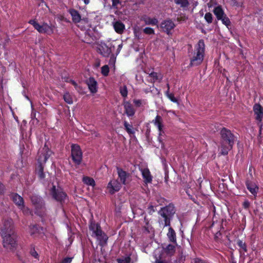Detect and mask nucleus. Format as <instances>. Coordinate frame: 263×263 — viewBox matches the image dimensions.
Returning a JSON list of instances; mask_svg holds the SVG:
<instances>
[{
	"instance_id": "35",
	"label": "nucleus",
	"mask_w": 263,
	"mask_h": 263,
	"mask_svg": "<svg viewBox=\"0 0 263 263\" xmlns=\"http://www.w3.org/2000/svg\"><path fill=\"white\" fill-rule=\"evenodd\" d=\"M120 92L123 97H126L127 95V89L126 86L125 85L121 86L120 88Z\"/></svg>"
},
{
	"instance_id": "46",
	"label": "nucleus",
	"mask_w": 263,
	"mask_h": 263,
	"mask_svg": "<svg viewBox=\"0 0 263 263\" xmlns=\"http://www.w3.org/2000/svg\"><path fill=\"white\" fill-rule=\"evenodd\" d=\"M134 103L137 107H140L142 104V101L140 100H134Z\"/></svg>"
},
{
	"instance_id": "25",
	"label": "nucleus",
	"mask_w": 263,
	"mask_h": 263,
	"mask_svg": "<svg viewBox=\"0 0 263 263\" xmlns=\"http://www.w3.org/2000/svg\"><path fill=\"white\" fill-rule=\"evenodd\" d=\"M214 13L218 20L222 18L226 14L220 7H216L214 10Z\"/></svg>"
},
{
	"instance_id": "39",
	"label": "nucleus",
	"mask_w": 263,
	"mask_h": 263,
	"mask_svg": "<svg viewBox=\"0 0 263 263\" xmlns=\"http://www.w3.org/2000/svg\"><path fill=\"white\" fill-rule=\"evenodd\" d=\"M101 72L104 76H107L109 72V68L107 65H104L101 68Z\"/></svg>"
},
{
	"instance_id": "33",
	"label": "nucleus",
	"mask_w": 263,
	"mask_h": 263,
	"mask_svg": "<svg viewBox=\"0 0 263 263\" xmlns=\"http://www.w3.org/2000/svg\"><path fill=\"white\" fill-rule=\"evenodd\" d=\"M63 99L65 102L68 104H71L73 103V100L69 92H66L63 95Z\"/></svg>"
},
{
	"instance_id": "14",
	"label": "nucleus",
	"mask_w": 263,
	"mask_h": 263,
	"mask_svg": "<svg viewBox=\"0 0 263 263\" xmlns=\"http://www.w3.org/2000/svg\"><path fill=\"white\" fill-rule=\"evenodd\" d=\"M145 72L148 75V81L151 83H154L157 81L160 82L163 79V75L161 73L150 71V70L148 71H145Z\"/></svg>"
},
{
	"instance_id": "17",
	"label": "nucleus",
	"mask_w": 263,
	"mask_h": 263,
	"mask_svg": "<svg viewBox=\"0 0 263 263\" xmlns=\"http://www.w3.org/2000/svg\"><path fill=\"white\" fill-rule=\"evenodd\" d=\"M87 84L90 91L91 93H95L97 92V82L93 78H89V79L87 81Z\"/></svg>"
},
{
	"instance_id": "27",
	"label": "nucleus",
	"mask_w": 263,
	"mask_h": 263,
	"mask_svg": "<svg viewBox=\"0 0 263 263\" xmlns=\"http://www.w3.org/2000/svg\"><path fill=\"white\" fill-rule=\"evenodd\" d=\"M44 167L43 164H38V165L36 168V173L38 175L39 177L41 179H44L45 177V174L43 172Z\"/></svg>"
},
{
	"instance_id": "36",
	"label": "nucleus",
	"mask_w": 263,
	"mask_h": 263,
	"mask_svg": "<svg viewBox=\"0 0 263 263\" xmlns=\"http://www.w3.org/2000/svg\"><path fill=\"white\" fill-rule=\"evenodd\" d=\"M221 20L222 23L227 27L230 25L231 22L229 18L225 15L222 18L220 19Z\"/></svg>"
},
{
	"instance_id": "21",
	"label": "nucleus",
	"mask_w": 263,
	"mask_h": 263,
	"mask_svg": "<svg viewBox=\"0 0 263 263\" xmlns=\"http://www.w3.org/2000/svg\"><path fill=\"white\" fill-rule=\"evenodd\" d=\"M68 12L71 16L73 23H78L81 21V16L78 11L71 9L69 10Z\"/></svg>"
},
{
	"instance_id": "15",
	"label": "nucleus",
	"mask_w": 263,
	"mask_h": 263,
	"mask_svg": "<svg viewBox=\"0 0 263 263\" xmlns=\"http://www.w3.org/2000/svg\"><path fill=\"white\" fill-rule=\"evenodd\" d=\"M121 182L116 180H111L107 185L109 192L111 194H114L115 192L119 191L121 187Z\"/></svg>"
},
{
	"instance_id": "13",
	"label": "nucleus",
	"mask_w": 263,
	"mask_h": 263,
	"mask_svg": "<svg viewBox=\"0 0 263 263\" xmlns=\"http://www.w3.org/2000/svg\"><path fill=\"white\" fill-rule=\"evenodd\" d=\"M255 119L259 124L263 119V107L258 103H255L253 107Z\"/></svg>"
},
{
	"instance_id": "19",
	"label": "nucleus",
	"mask_w": 263,
	"mask_h": 263,
	"mask_svg": "<svg viewBox=\"0 0 263 263\" xmlns=\"http://www.w3.org/2000/svg\"><path fill=\"white\" fill-rule=\"evenodd\" d=\"M145 183H149L152 181L153 177L151 174L149 170L147 168H142L140 170Z\"/></svg>"
},
{
	"instance_id": "41",
	"label": "nucleus",
	"mask_w": 263,
	"mask_h": 263,
	"mask_svg": "<svg viewBox=\"0 0 263 263\" xmlns=\"http://www.w3.org/2000/svg\"><path fill=\"white\" fill-rule=\"evenodd\" d=\"M143 32L147 34H154V30L150 27H146L143 29Z\"/></svg>"
},
{
	"instance_id": "4",
	"label": "nucleus",
	"mask_w": 263,
	"mask_h": 263,
	"mask_svg": "<svg viewBox=\"0 0 263 263\" xmlns=\"http://www.w3.org/2000/svg\"><path fill=\"white\" fill-rule=\"evenodd\" d=\"M3 239V246L7 250L13 251L17 246L16 242V235L14 233L2 234Z\"/></svg>"
},
{
	"instance_id": "3",
	"label": "nucleus",
	"mask_w": 263,
	"mask_h": 263,
	"mask_svg": "<svg viewBox=\"0 0 263 263\" xmlns=\"http://www.w3.org/2000/svg\"><path fill=\"white\" fill-rule=\"evenodd\" d=\"M89 229L92 232V236L96 237L99 241L100 245L103 246L106 243L108 237L101 230L99 224L91 222L89 226Z\"/></svg>"
},
{
	"instance_id": "1",
	"label": "nucleus",
	"mask_w": 263,
	"mask_h": 263,
	"mask_svg": "<svg viewBox=\"0 0 263 263\" xmlns=\"http://www.w3.org/2000/svg\"><path fill=\"white\" fill-rule=\"evenodd\" d=\"M221 141L220 150L222 155H227L232 148L234 142V137L231 131L222 128L220 131Z\"/></svg>"
},
{
	"instance_id": "5",
	"label": "nucleus",
	"mask_w": 263,
	"mask_h": 263,
	"mask_svg": "<svg viewBox=\"0 0 263 263\" xmlns=\"http://www.w3.org/2000/svg\"><path fill=\"white\" fill-rule=\"evenodd\" d=\"M175 213L174 206L169 205L161 209L159 212L160 215L164 218V227L170 226V217Z\"/></svg>"
},
{
	"instance_id": "2",
	"label": "nucleus",
	"mask_w": 263,
	"mask_h": 263,
	"mask_svg": "<svg viewBox=\"0 0 263 263\" xmlns=\"http://www.w3.org/2000/svg\"><path fill=\"white\" fill-rule=\"evenodd\" d=\"M204 43L203 40H199L198 44L195 47V50L191 60V65L192 66L198 65L203 61L204 54Z\"/></svg>"
},
{
	"instance_id": "45",
	"label": "nucleus",
	"mask_w": 263,
	"mask_h": 263,
	"mask_svg": "<svg viewBox=\"0 0 263 263\" xmlns=\"http://www.w3.org/2000/svg\"><path fill=\"white\" fill-rule=\"evenodd\" d=\"M118 262L119 263H129V260L128 258L125 259H118Z\"/></svg>"
},
{
	"instance_id": "43",
	"label": "nucleus",
	"mask_w": 263,
	"mask_h": 263,
	"mask_svg": "<svg viewBox=\"0 0 263 263\" xmlns=\"http://www.w3.org/2000/svg\"><path fill=\"white\" fill-rule=\"evenodd\" d=\"M171 101L174 102V103H177V99L174 97V94L171 93V95H169L167 97Z\"/></svg>"
},
{
	"instance_id": "57",
	"label": "nucleus",
	"mask_w": 263,
	"mask_h": 263,
	"mask_svg": "<svg viewBox=\"0 0 263 263\" xmlns=\"http://www.w3.org/2000/svg\"><path fill=\"white\" fill-rule=\"evenodd\" d=\"M85 3V4L87 5L89 3L90 0H83Z\"/></svg>"
},
{
	"instance_id": "18",
	"label": "nucleus",
	"mask_w": 263,
	"mask_h": 263,
	"mask_svg": "<svg viewBox=\"0 0 263 263\" xmlns=\"http://www.w3.org/2000/svg\"><path fill=\"white\" fill-rule=\"evenodd\" d=\"M123 106L125 112L128 117L133 116L134 115L135 110L131 103L128 101H124Z\"/></svg>"
},
{
	"instance_id": "11",
	"label": "nucleus",
	"mask_w": 263,
	"mask_h": 263,
	"mask_svg": "<svg viewBox=\"0 0 263 263\" xmlns=\"http://www.w3.org/2000/svg\"><path fill=\"white\" fill-rule=\"evenodd\" d=\"M0 229L1 230V235L13 233L12 220L11 219L4 220L2 224L0 226Z\"/></svg>"
},
{
	"instance_id": "32",
	"label": "nucleus",
	"mask_w": 263,
	"mask_h": 263,
	"mask_svg": "<svg viewBox=\"0 0 263 263\" xmlns=\"http://www.w3.org/2000/svg\"><path fill=\"white\" fill-rule=\"evenodd\" d=\"M165 252L169 255L172 256L175 251V247L172 245H168L165 248Z\"/></svg>"
},
{
	"instance_id": "56",
	"label": "nucleus",
	"mask_w": 263,
	"mask_h": 263,
	"mask_svg": "<svg viewBox=\"0 0 263 263\" xmlns=\"http://www.w3.org/2000/svg\"><path fill=\"white\" fill-rule=\"evenodd\" d=\"M238 245L239 246L241 247L242 248H243V246H245L244 244H243L242 243V241H240L239 242H238Z\"/></svg>"
},
{
	"instance_id": "61",
	"label": "nucleus",
	"mask_w": 263,
	"mask_h": 263,
	"mask_svg": "<svg viewBox=\"0 0 263 263\" xmlns=\"http://www.w3.org/2000/svg\"><path fill=\"white\" fill-rule=\"evenodd\" d=\"M94 134L95 135L96 137L98 136V134L97 133H94Z\"/></svg>"
},
{
	"instance_id": "53",
	"label": "nucleus",
	"mask_w": 263,
	"mask_h": 263,
	"mask_svg": "<svg viewBox=\"0 0 263 263\" xmlns=\"http://www.w3.org/2000/svg\"><path fill=\"white\" fill-rule=\"evenodd\" d=\"M69 82H70L74 87L75 88L77 89V87H78V85L76 83V82H74L73 80H70Z\"/></svg>"
},
{
	"instance_id": "55",
	"label": "nucleus",
	"mask_w": 263,
	"mask_h": 263,
	"mask_svg": "<svg viewBox=\"0 0 263 263\" xmlns=\"http://www.w3.org/2000/svg\"><path fill=\"white\" fill-rule=\"evenodd\" d=\"M4 190V186L2 184V183L0 182V193H2L3 192Z\"/></svg>"
},
{
	"instance_id": "54",
	"label": "nucleus",
	"mask_w": 263,
	"mask_h": 263,
	"mask_svg": "<svg viewBox=\"0 0 263 263\" xmlns=\"http://www.w3.org/2000/svg\"><path fill=\"white\" fill-rule=\"evenodd\" d=\"M122 44H120L118 45V48L117 49V53H119V52H120L121 49L122 48Z\"/></svg>"
},
{
	"instance_id": "7",
	"label": "nucleus",
	"mask_w": 263,
	"mask_h": 263,
	"mask_svg": "<svg viewBox=\"0 0 263 263\" xmlns=\"http://www.w3.org/2000/svg\"><path fill=\"white\" fill-rule=\"evenodd\" d=\"M52 153V152L49 149V147L46 144H45L44 146L39 152L37 158L38 164H43L45 163L51 155Z\"/></svg>"
},
{
	"instance_id": "49",
	"label": "nucleus",
	"mask_w": 263,
	"mask_h": 263,
	"mask_svg": "<svg viewBox=\"0 0 263 263\" xmlns=\"http://www.w3.org/2000/svg\"><path fill=\"white\" fill-rule=\"evenodd\" d=\"M250 206V202L248 200H246L243 203V206L245 209L249 208Z\"/></svg>"
},
{
	"instance_id": "52",
	"label": "nucleus",
	"mask_w": 263,
	"mask_h": 263,
	"mask_svg": "<svg viewBox=\"0 0 263 263\" xmlns=\"http://www.w3.org/2000/svg\"><path fill=\"white\" fill-rule=\"evenodd\" d=\"M148 209L149 210V213H153V212H154L155 211L154 209V206H152V205L149 206L148 207Z\"/></svg>"
},
{
	"instance_id": "59",
	"label": "nucleus",
	"mask_w": 263,
	"mask_h": 263,
	"mask_svg": "<svg viewBox=\"0 0 263 263\" xmlns=\"http://www.w3.org/2000/svg\"><path fill=\"white\" fill-rule=\"evenodd\" d=\"M157 263H167V262L165 261L158 260L157 261Z\"/></svg>"
},
{
	"instance_id": "29",
	"label": "nucleus",
	"mask_w": 263,
	"mask_h": 263,
	"mask_svg": "<svg viewBox=\"0 0 263 263\" xmlns=\"http://www.w3.org/2000/svg\"><path fill=\"white\" fill-rule=\"evenodd\" d=\"M83 182L88 185H90L91 186H95V180L93 178L89 177H84L83 178Z\"/></svg>"
},
{
	"instance_id": "31",
	"label": "nucleus",
	"mask_w": 263,
	"mask_h": 263,
	"mask_svg": "<svg viewBox=\"0 0 263 263\" xmlns=\"http://www.w3.org/2000/svg\"><path fill=\"white\" fill-rule=\"evenodd\" d=\"M31 200L32 203L34 204L36 208L41 206V208H42V204H40V202H41V199L40 198L34 196L31 197Z\"/></svg>"
},
{
	"instance_id": "6",
	"label": "nucleus",
	"mask_w": 263,
	"mask_h": 263,
	"mask_svg": "<svg viewBox=\"0 0 263 263\" xmlns=\"http://www.w3.org/2000/svg\"><path fill=\"white\" fill-rule=\"evenodd\" d=\"M29 23L32 25L34 28L40 33H47L48 34H51L53 33V26H50L47 23L40 25L34 20H30Z\"/></svg>"
},
{
	"instance_id": "58",
	"label": "nucleus",
	"mask_w": 263,
	"mask_h": 263,
	"mask_svg": "<svg viewBox=\"0 0 263 263\" xmlns=\"http://www.w3.org/2000/svg\"><path fill=\"white\" fill-rule=\"evenodd\" d=\"M165 94H166V96H167V97H168V96H169V95H171V93H170L169 90L167 89V90L165 92Z\"/></svg>"
},
{
	"instance_id": "30",
	"label": "nucleus",
	"mask_w": 263,
	"mask_h": 263,
	"mask_svg": "<svg viewBox=\"0 0 263 263\" xmlns=\"http://www.w3.org/2000/svg\"><path fill=\"white\" fill-rule=\"evenodd\" d=\"M39 232V230L37 226L36 225H30L29 228V233L32 235H35Z\"/></svg>"
},
{
	"instance_id": "24",
	"label": "nucleus",
	"mask_w": 263,
	"mask_h": 263,
	"mask_svg": "<svg viewBox=\"0 0 263 263\" xmlns=\"http://www.w3.org/2000/svg\"><path fill=\"white\" fill-rule=\"evenodd\" d=\"M247 189L254 195H256L258 192V188L255 184L247 181L246 183Z\"/></svg>"
},
{
	"instance_id": "44",
	"label": "nucleus",
	"mask_w": 263,
	"mask_h": 263,
	"mask_svg": "<svg viewBox=\"0 0 263 263\" xmlns=\"http://www.w3.org/2000/svg\"><path fill=\"white\" fill-rule=\"evenodd\" d=\"M72 258L71 257H66L63 259L61 263H70L72 261Z\"/></svg>"
},
{
	"instance_id": "42",
	"label": "nucleus",
	"mask_w": 263,
	"mask_h": 263,
	"mask_svg": "<svg viewBox=\"0 0 263 263\" xmlns=\"http://www.w3.org/2000/svg\"><path fill=\"white\" fill-rule=\"evenodd\" d=\"M30 253L31 255L34 258L39 259V255L37 252L35 250L34 248L31 249Z\"/></svg>"
},
{
	"instance_id": "8",
	"label": "nucleus",
	"mask_w": 263,
	"mask_h": 263,
	"mask_svg": "<svg viewBox=\"0 0 263 263\" xmlns=\"http://www.w3.org/2000/svg\"><path fill=\"white\" fill-rule=\"evenodd\" d=\"M71 157L76 164H80L82 159V152L78 145L73 144L71 146Z\"/></svg>"
},
{
	"instance_id": "16",
	"label": "nucleus",
	"mask_w": 263,
	"mask_h": 263,
	"mask_svg": "<svg viewBox=\"0 0 263 263\" xmlns=\"http://www.w3.org/2000/svg\"><path fill=\"white\" fill-rule=\"evenodd\" d=\"M98 48L100 53L104 57H108L111 53V49L105 43L101 42Z\"/></svg>"
},
{
	"instance_id": "12",
	"label": "nucleus",
	"mask_w": 263,
	"mask_h": 263,
	"mask_svg": "<svg viewBox=\"0 0 263 263\" xmlns=\"http://www.w3.org/2000/svg\"><path fill=\"white\" fill-rule=\"evenodd\" d=\"M175 27V23L170 19L164 20L160 24V28L167 34L170 33L171 31Z\"/></svg>"
},
{
	"instance_id": "28",
	"label": "nucleus",
	"mask_w": 263,
	"mask_h": 263,
	"mask_svg": "<svg viewBox=\"0 0 263 263\" xmlns=\"http://www.w3.org/2000/svg\"><path fill=\"white\" fill-rule=\"evenodd\" d=\"M144 21L146 25H157L158 23V21L157 18L149 17H145Z\"/></svg>"
},
{
	"instance_id": "62",
	"label": "nucleus",
	"mask_w": 263,
	"mask_h": 263,
	"mask_svg": "<svg viewBox=\"0 0 263 263\" xmlns=\"http://www.w3.org/2000/svg\"><path fill=\"white\" fill-rule=\"evenodd\" d=\"M36 213L39 214V213L37 211H36Z\"/></svg>"
},
{
	"instance_id": "60",
	"label": "nucleus",
	"mask_w": 263,
	"mask_h": 263,
	"mask_svg": "<svg viewBox=\"0 0 263 263\" xmlns=\"http://www.w3.org/2000/svg\"><path fill=\"white\" fill-rule=\"evenodd\" d=\"M167 89L169 90L170 89V86H169L168 84H167Z\"/></svg>"
},
{
	"instance_id": "26",
	"label": "nucleus",
	"mask_w": 263,
	"mask_h": 263,
	"mask_svg": "<svg viewBox=\"0 0 263 263\" xmlns=\"http://www.w3.org/2000/svg\"><path fill=\"white\" fill-rule=\"evenodd\" d=\"M167 236L171 241L173 242H176L175 232L171 227H170L168 229V232L167 234Z\"/></svg>"
},
{
	"instance_id": "48",
	"label": "nucleus",
	"mask_w": 263,
	"mask_h": 263,
	"mask_svg": "<svg viewBox=\"0 0 263 263\" xmlns=\"http://www.w3.org/2000/svg\"><path fill=\"white\" fill-rule=\"evenodd\" d=\"M119 0H112V7L114 8H117V6L119 4Z\"/></svg>"
},
{
	"instance_id": "20",
	"label": "nucleus",
	"mask_w": 263,
	"mask_h": 263,
	"mask_svg": "<svg viewBox=\"0 0 263 263\" xmlns=\"http://www.w3.org/2000/svg\"><path fill=\"white\" fill-rule=\"evenodd\" d=\"M11 198L18 208L20 207H23V204H24V199L20 195L15 193L12 194Z\"/></svg>"
},
{
	"instance_id": "50",
	"label": "nucleus",
	"mask_w": 263,
	"mask_h": 263,
	"mask_svg": "<svg viewBox=\"0 0 263 263\" xmlns=\"http://www.w3.org/2000/svg\"><path fill=\"white\" fill-rule=\"evenodd\" d=\"M228 2H229L230 4H231V5H233V6H236V5H237V2H236V0H228Z\"/></svg>"
},
{
	"instance_id": "37",
	"label": "nucleus",
	"mask_w": 263,
	"mask_h": 263,
	"mask_svg": "<svg viewBox=\"0 0 263 263\" xmlns=\"http://www.w3.org/2000/svg\"><path fill=\"white\" fill-rule=\"evenodd\" d=\"M204 18L208 23H211L213 21L212 14L210 12L205 13Z\"/></svg>"
},
{
	"instance_id": "40",
	"label": "nucleus",
	"mask_w": 263,
	"mask_h": 263,
	"mask_svg": "<svg viewBox=\"0 0 263 263\" xmlns=\"http://www.w3.org/2000/svg\"><path fill=\"white\" fill-rule=\"evenodd\" d=\"M19 209L21 210L23 213L25 215H28L31 213L30 210L26 206H25L24 204H23V207H20Z\"/></svg>"
},
{
	"instance_id": "51",
	"label": "nucleus",
	"mask_w": 263,
	"mask_h": 263,
	"mask_svg": "<svg viewBox=\"0 0 263 263\" xmlns=\"http://www.w3.org/2000/svg\"><path fill=\"white\" fill-rule=\"evenodd\" d=\"M108 47L111 49V53L112 52V51L114 50L115 46L112 43H109L108 45Z\"/></svg>"
},
{
	"instance_id": "34",
	"label": "nucleus",
	"mask_w": 263,
	"mask_h": 263,
	"mask_svg": "<svg viewBox=\"0 0 263 263\" xmlns=\"http://www.w3.org/2000/svg\"><path fill=\"white\" fill-rule=\"evenodd\" d=\"M124 127L128 134H133L134 132L132 130V125L128 123L127 121L124 122Z\"/></svg>"
},
{
	"instance_id": "10",
	"label": "nucleus",
	"mask_w": 263,
	"mask_h": 263,
	"mask_svg": "<svg viewBox=\"0 0 263 263\" xmlns=\"http://www.w3.org/2000/svg\"><path fill=\"white\" fill-rule=\"evenodd\" d=\"M117 172L120 182L124 185L128 184L131 180L130 174L119 167H117Z\"/></svg>"
},
{
	"instance_id": "9",
	"label": "nucleus",
	"mask_w": 263,
	"mask_h": 263,
	"mask_svg": "<svg viewBox=\"0 0 263 263\" xmlns=\"http://www.w3.org/2000/svg\"><path fill=\"white\" fill-rule=\"evenodd\" d=\"M50 192L52 197L57 201H64L66 199V194L59 187L57 189L55 185H53Z\"/></svg>"
},
{
	"instance_id": "23",
	"label": "nucleus",
	"mask_w": 263,
	"mask_h": 263,
	"mask_svg": "<svg viewBox=\"0 0 263 263\" xmlns=\"http://www.w3.org/2000/svg\"><path fill=\"white\" fill-rule=\"evenodd\" d=\"M162 118L159 115H157L155 119L153 120L152 122L156 126L159 131V135H161V132L162 131Z\"/></svg>"
},
{
	"instance_id": "22",
	"label": "nucleus",
	"mask_w": 263,
	"mask_h": 263,
	"mask_svg": "<svg viewBox=\"0 0 263 263\" xmlns=\"http://www.w3.org/2000/svg\"><path fill=\"white\" fill-rule=\"evenodd\" d=\"M113 26L116 32L119 34H122L125 30V25L120 21H116L112 23Z\"/></svg>"
},
{
	"instance_id": "47",
	"label": "nucleus",
	"mask_w": 263,
	"mask_h": 263,
	"mask_svg": "<svg viewBox=\"0 0 263 263\" xmlns=\"http://www.w3.org/2000/svg\"><path fill=\"white\" fill-rule=\"evenodd\" d=\"M191 263H205V262L199 258H195L192 261Z\"/></svg>"
},
{
	"instance_id": "38",
	"label": "nucleus",
	"mask_w": 263,
	"mask_h": 263,
	"mask_svg": "<svg viewBox=\"0 0 263 263\" xmlns=\"http://www.w3.org/2000/svg\"><path fill=\"white\" fill-rule=\"evenodd\" d=\"M176 3L183 7H187L189 4L187 0H178Z\"/></svg>"
}]
</instances>
